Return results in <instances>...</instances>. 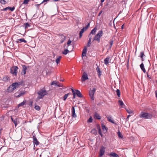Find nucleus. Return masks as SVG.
<instances>
[{
    "label": "nucleus",
    "instance_id": "nucleus-1",
    "mask_svg": "<svg viewBox=\"0 0 157 157\" xmlns=\"http://www.w3.org/2000/svg\"><path fill=\"white\" fill-rule=\"evenodd\" d=\"M37 94L38 95V98L40 99L43 98L45 95H47L48 94V93L44 87L43 88L41 89L37 92Z\"/></svg>",
    "mask_w": 157,
    "mask_h": 157
},
{
    "label": "nucleus",
    "instance_id": "nucleus-2",
    "mask_svg": "<svg viewBox=\"0 0 157 157\" xmlns=\"http://www.w3.org/2000/svg\"><path fill=\"white\" fill-rule=\"evenodd\" d=\"M140 116V118H144L145 119H151L153 117V115L150 113L142 112Z\"/></svg>",
    "mask_w": 157,
    "mask_h": 157
},
{
    "label": "nucleus",
    "instance_id": "nucleus-3",
    "mask_svg": "<svg viewBox=\"0 0 157 157\" xmlns=\"http://www.w3.org/2000/svg\"><path fill=\"white\" fill-rule=\"evenodd\" d=\"M103 31L102 30L99 31L98 33L94 37L93 41L96 40L99 43L100 42V38L102 36Z\"/></svg>",
    "mask_w": 157,
    "mask_h": 157
},
{
    "label": "nucleus",
    "instance_id": "nucleus-4",
    "mask_svg": "<svg viewBox=\"0 0 157 157\" xmlns=\"http://www.w3.org/2000/svg\"><path fill=\"white\" fill-rule=\"evenodd\" d=\"M18 67L17 66H14L10 68V73L14 76H16L17 74Z\"/></svg>",
    "mask_w": 157,
    "mask_h": 157
},
{
    "label": "nucleus",
    "instance_id": "nucleus-5",
    "mask_svg": "<svg viewBox=\"0 0 157 157\" xmlns=\"http://www.w3.org/2000/svg\"><path fill=\"white\" fill-rule=\"evenodd\" d=\"M96 90V89L95 88H93L92 90H90L89 91V95L91 99L92 100L94 99V95Z\"/></svg>",
    "mask_w": 157,
    "mask_h": 157
},
{
    "label": "nucleus",
    "instance_id": "nucleus-6",
    "mask_svg": "<svg viewBox=\"0 0 157 157\" xmlns=\"http://www.w3.org/2000/svg\"><path fill=\"white\" fill-rule=\"evenodd\" d=\"M22 82H16L15 83H13L11 85V87H13V89H15L19 87L20 85H22Z\"/></svg>",
    "mask_w": 157,
    "mask_h": 157
},
{
    "label": "nucleus",
    "instance_id": "nucleus-7",
    "mask_svg": "<svg viewBox=\"0 0 157 157\" xmlns=\"http://www.w3.org/2000/svg\"><path fill=\"white\" fill-rule=\"evenodd\" d=\"M105 148L103 146H101L100 150L99 156L101 157L104 154L105 152Z\"/></svg>",
    "mask_w": 157,
    "mask_h": 157
},
{
    "label": "nucleus",
    "instance_id": "nucleus-8",
    "mask_svg": "<svg viewBox=\"0 0 157 157\" xmlns=\"http://www.w3.org/2000/svg\"><path fill=\"white\" fill-rule=\"evenodd\" d=\"M88 79V75L85 72H84L83 73V75L82 77L81 81L82 82H84Z\"/></svg>",
    "mask_w": 157,
    "mask_h": 157
},
{
    "label": "nucleus",
    "instance_id": "nucleus-9",
    "mask_svg": "<svg viewBox=\"0 0 157 157\" xmlns=\"http://www.w3.org/2000/svg\"><path fill=\"white\" fill-rule=\"evenodd\" d=\"M59 35L60 36V43L61 44H62L66 39V37L64 36L63 34H59Z\"/></svg>",
    "mask_w": 157,
    "mask_h": 157
},
{
    "label": "nucleus",
    "instance_id": "nucleus-10",
    "mask_svg": "<svg viewBox=\"0 0 157 157\" xmlns=\"http://www.w3.org/2000/svg\"><path fill=\"white\" fill-rule=\"evenodd\" d=\"M72 116L73 117H76L77 115L75 113V108L73 106L71 108Z\"/></svg>",
    "mask_w": 157,
    "mask_h": 157
},
{
    "label": "nucleus",
    "instance_id": "nucleus-11",
    "mask_svg": "<svg viewBox=\"0 0 157 157\" xmlns=\"http://www.w3.org/2000/svg\"><path fill=\"white\" fill-rule=\"evenodd\" d=\"M97 28L96 27H95L91 31V32L90 33V34H89V35L88 36V37H90V35L91 34H95L96 33V31L97 30Z\"/></svg>",
    "mask_w": 157,
    "mask_h": 157
},
{
    "label": "nucleus",
    "instance_id": "nucleus-12",
    "mask_svg": "<svg viewBox=\"0 0 157 157\" xmlns=\"http://www.w3.org/2000/svg\"><path fill=\"white\" fill-rule=\"evenodd\" d=\"M75 91H76L75 94L79 98L82 97V94L79 90H75Z\"/></svg>",
    "mask_w": 157,
    "mask_h": 157
},
{
    "label": "nucleus",
    "instance_id": "nucleus-13",
    "mask_svg": "<svg viewBox=\"0 0 157 157\" xmlns=\"http://www.w3.org/2000/svg\"><path fill=\"white\" fill-rule=\"evenodd\" d=\"M101 128L103 132L104 133L107 132L108 128L106 127L103 124H101Z\"/></svg>",
    "mask_w": 157,
    "mask_h": 157
},
{
    "label": "nucleus",
    "instance_id": "nucleus-14",
    "mask_svg": "<svg viewBox=\"0 0 157 157\" xmlns=\"http://www.w3.org/2000/svg\"><path fill=\"white\" fill-rule=\"evenodd\" d=\"M33 142L34 144V147H35V145H36V146H37L40 143L37 140V138H33Z\"/></svg>",
    "mask_w": 157,
    "mask_h": 157
},
{
    "label": "nucleus",
    "instance_id": "nucleus-15",
    "mask_svg": "<svg viewBox=\"0 0 157 157\" xmlns=\"http://www.w3.org/2000/svg\"><path fill=\"white\" fill-rule=\"evenodd\" d=\"M96 70L98 73V75L99 77H100L101 75L102 72L101 71L100 69L98 66L96 68Z\"/></svg>",
    "mask_w": 157,
    "mask_h": 157
},
{
    "label": "nucleus",
    "instance_id": "nucleus-16",
    "mask_svg": "<svg viewBox=\"0 0 157 157\" xmlns=\"http://www.w3.org/2000/svg\"><path fill=\"white\" fill-rule=\"evenodd\" d=\"M16 42L17 43H21L22 42L26 43L27 41L24 38H21L19 39H18L16 41Z\"/></svg>",
    "mask_w": 157,
    "mask_h": 157
},
{
    "label": "nucleus",
    "instance_id": "nucleus-17",
    "mask_svg": "<svg viewBox=\"0 0 157 157\" xmlns=\"http://www.w3.org/2000/svg\"><path fill=\"white\" fill-rule=\"evenodd\" d=\"M140 57L141 58V60L142 61L144 60V57H145V55L144 54V52L143 51H142L140 53Z\"/></svg>",
    "mask_w": 157,
    "mask_h": 157
},
{
    "label": "nucleus",
    "instance_id": "nucleus-18",
    "mask_svg": "<svg viewBox=\"0 0 157 157\" xmlns=\"http://www.w3.org/2000/svg\"><path fill=\"white\" fill-rule=\"evenodd\" d=\"M109 155L111 157H117L119 156L115 152H111Z\"/></svg>",
    "mask_w": 157,
    "mask_h": 157
},
{
    "label": "nucleus",
    "instance_id": "nucleus-19",
    "mask_svg": "<svg viewBox=\"0 0 157 157\" xmlns=\"http://www.w3.org/2000/svg\"><path fill=\"white\" fill-rule=\"evenodd\" d=\"M22 73H23L24 75H25L26 74V70L27 69V67L25 65H23L22 66Z\"/></svg>",
    "mask_w": 157,
    "mask_h": 157
},
{
    "label": "nucleus",
    "instance_id": "nucleus-20",
    "mask_svg": "<svg viewBox=\"0 0 157 157\" xmlns=\"http://www.w3.org/2000/svg\"><path fill=\"white\" fill-rule=\"evenodd\" d=\"M110 58L109 56H108L104 59V63L105 65H107L108 64Z\"/></svg>",
    "mask_w": 157,
    "mask_h": 157
},
{
    "label": "nucleus",
    "instance_id": "nucleus-21",
    "mask_svg": "<svg viewBox=\"0 0 157 157\" xmlns=\"http://www.w3.org/2000/svg\"><path fill=\"white\" fill-rule=\"evenodd\" d=\"M108 120L110 122L114 124L115 122L113 120L111 116H109L107 117Z\"/></svg>",
    "mask_w": 157,
    "mask_h": 157
},
{
    "label": "nucleus",
    "instance_id": "nucleus-22",
    "mask_svg": "<svg viewBox=\"0 0 157 157\" xmlns=\"http://www.w3.org/2000/svg\"><path fill=\"white\" fill-rule=\"evenodd\" d=\"M94 117L95 119L98 120L100 119L101 118V117L97 113H95L94 114Z\"/></svg>",
    "mask_w": 157,
    "mask_h": 157
},
{
    "label": "nucleus",
    "instance_id": "nucleus-23",
    "mask_svg": "<svg viewBox=\"0 0 157 157\" xmlns=\"http://www.w3.org/2000/svg\"><path fill=\"white\" fill-rule=\"evenodd\" d=\"M140 67L144 73L146 72V70L144 67V64L142 63L140 65Z\"/></svg>",
    "mask_w": 157,
    "mask_h": 157
},
{
    "label": "nucleus",
    "instance_id": "nucleus-24",
    "mask_svg": "<svg viewBox=\"0 0 157 157\" xmlns=\"http://www.w3.org/2000/svg\"><path fill=\"white\" fill-rule=\"evenodd\" d=\"M119 104L122 106V107L124 108L125 106L124 105L123 102L121 100H119L118 101Z\"/></svg>",
    "mask_w": 157,
    "mask_h": 157
},
{
    "label": "nucleus",
    "instance_id": "nucleus-25",
    "mask_svg": "<svg viewBox=\"0 0 157 157\" xmlns=\"http://www.w3.org/2000/svg\"><path fill=\"white\" fill-rule=\"evenodd\" d=\"M13 87H11V85H10L7 89V90L8 92H11L13 91L14 89H13Z\"/></svg>",
    "mask_w": 157,
    "mask_h": 157
},
{
    "label": "nucleus",
    "instance_id": "nucleus-26",
    "mask_svg": "<svg viewBox=\"0 0 157 157\" xmlns=\"http://www.w3.org/2000/svg\"><path fill=\"white\" fill-rule=\"evenodd\" d=\"M11 119L12 121L13 122V123L15 124V127H16L17 126V118H16L14 120L13 119L12 117H11Z\"/></svg>",
    "mask_w": 157,
    "mask_h": 157
},
{
    "label": "nucleus",
    "instance_id": "nucleus-27",
    "mask_svg": "<svg viewBox=\"0 0 157 157\" xmlns=\"http://www.w3.org/2000/svg\"><path fill=\"white\" fill-rule=\"evenodd\" d=\"M89 40H88V42L87 44V46L88 47H89L90 46V44H91V37H89Z\"/></svg>",
    "mask_w": 157,
    "mask_h": 157
},
{
    "label": "nucleus",
    "instance_id": "nucleus-28",
    "mask_svg": "<svg viewBox=\"0 0 157 157\" xmlns=\"http://www.w3.org/2000/svg\"><path fill=\"white\" fill-rule=\"evenodd\" d=\"M26 102V100H24L23 101L20 103L19 104L18 106V107H19L20 106H23L24 105V104Z\"/></svg>",
    "mask_w": 157,
    "mask_h": 157
},
{
    "label": "nucleus",
    "instance_id": "nucleus-29",
    "mask_svg": "<svg viewBox=\"0 0 157 157\" xmlns=\"http://www.w3.org/2000/svg\"><path fill=\"white\" fill-rule=\"evenodd\" d=\"M9 80L10 78L8 76H5L3 78V80L5 82H7Z\"/></svg>",
    "mask_w": 157,
    "mask_h": 157
},
{
    "label": "nucleus",
    "instance_id": "nucleus-30",
    "mask_svg": "<svg viewBox=\"0 0 157 157\" xmlns=\"http://www.w3.org/2000/svg\"><path fill=\"white\" fill-rule=\"evenodd\" d=\"M61 58V57L59 56L56 59V62L57 64H58Z\"/></svg>",
    "mask_w": 157,
    "mask_h": 157
},
{
    "label": "nucleus",
    "instance_id": "nucleus-31",
    "mask_svg": "<svg viewBox=\"0 0 157 157\" xmlns=\"http://www.w3.org/2000/svg\"><path fill=\"white\" fill-rule=\"evenodd\" d=\"M69 52V51L67 49H66L62 52V53L64 55H66Z\"/></svg>",
    "mask_w": 157,
    "mask_h": 157
},
{
    "label": "nucleus",
    "instance_id": "nucleus-32",
    "mask_svg": "<svg viewBox=\"0 0 157 157\" xmlns=\"http://www.w3.org/2000/svg\"><path fill=\"white\" fill-rule=\"evenodd\" d=\"M98 133L101 135V137H102L103 135L101 133V129L100 127H98Z\"/></svg>",
    "mask_w": 157,
    "mask_h": 157
},
{
    "label": "nucleus",
    "instance_id": "nucleus-33",
    "mask_svg": "<svg viewBox=\"0 0 157 157\" xmlns=\"http://www.w3.org/2000/svg\"><path fill=\"white\" fill-rule=\"evenodd\" d=\"M24 25L25 27V29L28 28L29 27H30L31 26L29 25V24L28 23H26L24 24Z\"/></svg>",
    "mask_w": 157,
    "mask_h": 157
},
{
    "label": "nucleus",
    "instance_id": "nucleus-34",
    "mask_svg": "<svg viewBox=\"0 0 157 157\" xmlns=\"http://www.w3.org/2000/svg\"><path fill=\"white\" fill-rule=\"evenodd\" d=\"M69 95V94L68 93V94H65L63 96V100L64 101L66 100L67 98V97H68V96Z\"/></svg>",
    "mask_w": 157,
    "mask_h": 157
},
{
    "label": "nucleus",
    "instance_id": "nucleus-35",
    "mask_svg": "<svg viewBox=\"0 0 157 157\" xmlns=\"http://www.w3.org/2000/svg\"><path fill=\"white\" fill-rule=\"evenodd\" d=\"M91 133L94 134L95 135L97 133V131L95 129H93L91 131Z\"/></svg>",
    "mask_w": 157,
    "mask_h": 157
},
{
    "label": "nucleus",
    "instance_id": "nucleus-36",
    "mask_svg": "<svg viewBox=\"0 0 157 157\" xmlns=\"http://www.w3.org/2000/svg\"><path fill=\"white\" fill-rule=\"evenodd\" d=\"M71 90L73 95V98H75V93L73 89H71Z\"/></svg>",
    "mask_w": 157,
    "mask_h": 157
},
{
    "label": "nucleus",
    "instance_id": "nucleus-37",
    "mask_svg": "<svg viewBox=\"0 0 157 157\" xmlns=\"http://www.w3.org/2000/svg\"><path fill=\"white\" fill-rule=\"evenodd\" d=\"M117 94L118 97H120V91L119 89H117L116 90Z\"/></svg>",
    "mask_w": 157,
    "mask_h": 157
},
{
    "label": "nucleus",
    "instance_id": "nucleus-38",
    "mask_svg": "<svg viewBox=\"0 0 157 157\" xmlns=\"http://www.w3.org/2000/svg\"><path fill=\"white\" fill-rule=\"evenodd\" d=\"M117 134L118 135V137H123V136L120 131H118V132H117Z\"/></svg>",
    "mask_w": 157,
    "mask_h": 157
},
{
    "label": "nucleus",
    "instance_id": "nucleus-39",
    "mask_svg": "<svg viewBox=\"0 0 157 157\" xmlns=\"http://www.w3.org/2000/svg\"><path fill=\"white\" fill-rule=\"evenodd\" d=\"M30 1V0H24L23 1V2L22 3V4H28L29 2Z\"/></svg>",
    "mask_w": 157,
    "mask_h": 157
},
{
    "label": "nucleus",
    "instance_id": "nucleus-40",
    "mask_svg": "<svg viewBox=\"0 0 157 157\" xmlns=\"http://www.w3.org/2000/svg\"><path fill=\"white\" fill-rule=\"evenodd\" d=\"M93 119L92 118L90 117V118L89 119L87 120V122L88 123H91L93 121Z\"/></svg>",
    "mask_w": 157,
    "mask_h": 157
},
{
    "label": "nucleus",
    "instance_id": "nucleus-41",
    "mask_svg": "<svg viewBox=\"0 0 157 157\" xmlns=\"http://www.w3.org/2000/svg\"><path fill=\"white\" fill-rule=\"evenodd\" d=\"M35 109L39 111L40 110V109L38 105H36L35 107Z\"/></svg>",
    "mask_w": 157,
    "mask_h": 157
},
{
    "label": "nucleus",
    "instance_id": "nucleus-42",
    "mask_svg": "<svg viewBox=\"0 0 157 157\" xmlns=\"http://www.w3.org/2000/svg\"><path fill=\"white\" fill-rule=\"evenodd\" d=\"M26 91H21V96H24L25 94H26Z\"/></svg>",
    "mask_w": 157,
    "mask_h": 157
},
{
    "label": "nucleus",
    "instance_id": "nucleus-43",
    "mask_svg": "<svg viewBox=\"0 0 157 157\" xmlns=\"http://www.w3.org/2000/svg\"><path fill=\"white\" fill-rule=\"evenodd\" d=\"M19 91H18L17 92H16L15 94V96L16 98H19Z\"/></svg>",
    "mask_w": 157,
    "mask_h": 157
},
{
    "label": "nucleus",
    "instance_id": "nucleus-44",
    "mask_svg": "<svg viewBox=\"0 0 157 157\" xmlns=\"http://www.w3.org/2000/svg\"><path fill=\"white\" fill-rule=\"evenodd\" d=\"M82 52L83 53H86L87 52V48L86 46H85L84 48H83Z\"/></svg>",
    "mask_w": 157,
    "mask_h": 157
},
{
    "label": "nucleus",
    "instance_id": "nucleus-45",
    "mask_svg": "<svg viewBox=\"0 0 157 157\" xmlns=\"http://www.w3.org/2000/svg\"><path fill=\"white\" fill-rule=\"evenodd\" d=\"M0 2L3 4H5L7 2H6V1H5V0H1L0 1Z\"/></svg>",
    "mask_w": 157,
    "mask_h": 157
},
{
    "label": "nucleus",
    "instance_id": "nucleus-46",
    "mask_svg": "<svg viewBox=\"0 0 157 157\" xmlns=\"http://www.w3.org/2000/svg\"><path fill=\"white\" fill-rule=\"evenodd\" d=\"M8 7L9 8V10H10L11 11H13L15 9V7L14 6L13 7L8 6Z\"/></svg>",
    "mask_w": 157,
    "mask_h": 157
},
{
    "label": "nucleus",
    "instance_id": "nucleus-47",
    "mask_svg": "<svg viewBox=\"0 0 157 157\" xmlns=\"http://www.w3.org/2000/svg\"><path fill=\"white\" fill-rule=\"evenodd\" d=\"M126 111L128 113H132V111L129 109H126Z\"/></svg>",
    "mask_w": 157,
    "mask_h": 157
},
{
    "label": "nucleus",
    "instance_id": "nucleus-48",
    "mask_svg": "<svg viewBox=\"0 0 157 157\" xmlns=\"http://www.w3.org/2000/svg\"><path fill=\"white\" fill-rule=\"evenodd\" d=\"M56 86H58V87H62V86H63V85L62 84H61L60 83H59V82H57V84Z\"/></svg>",
    "mask_w": 157,
    "mask_h": 157
},
{
    "label": "nucleus",
    "instance_id": "nucleus-49",
    "mask_svg": "<svg viewBox=\"0 0 157 157\" xmlns=\"http://www.w3.org/2000/svg\"><path fill=\"white\" fill-rule=\"evenodd\" d=\"M57 82H56V81H53L51 84L52 85H55L56 86V85H57Z\"/></svg>",
    "mask_w": 157,
    "mask_h": 157
},
{
    "label": "nucleus",
    "instance_id": "nucleus-50",
    "mask_svg": "<svg viewBox=\"0 0 157 157\" xmlns=\"http://www.w3.org/2000/svg\"><path fill=\"white\" fill-rule=\"evenodd\" d=\"M90 24L88 23V25H86V26L85 27H84L85 30H86L88 29V28L90 26Z\"/></svg>",
    "mask_w": 157,
    "mask_h": 157
},
{
    "label": "nucleus",
    "instance_id": "nucleus-51",
    "mask_svg": "<svg viewBox=\"0 0 157 157\" xmlns=\"http://www.w3.org/2000/svg\"><path fill=\"white\" fill-rule=\"evenodd\" d=\"M85 30V28L84 27L81 30L80 33H81V34H82L84 32Z\"/></svg>",
    "mask_w": 157,
    "mask_h": 157
},
{
    "label": "nucleus",
    "instance_id": "nucleus-52",
    "mask_svg": "<svg viewBox=\"0 0 157 157\" xmlns=\"http://www.w3.org/2000/svg\"><path fill=\"white\" fill-rule=\"evenodd\" d=\"M71 41L70 40H69L67 42V44L68 45V46L70 45L71 43Z\"/></svg>",
    "mask_w": 157,
    "mask_h": 157
},
{
    "label": "nucleus",
    "instance_id": "nucleus-53",
    "mask_svg": "<svg viewBox=\"0 0 157 157\" xmlns=\"http://www.w3.org/2000/svg\"><path fill=\"white\" fill-rule=\"evenodd\" d=\"M113 40H111L110 41V47H111L113 45Z\"/></svg>",
    "mask_w": 157,
    "mask_h": 157
},
{
    "label": "nucleus",
    "instance_id": "nucleus-54",
    "mask_svg": "<svg viewBox=\"0 0 157 157\" xmlns=\"http://www.w3.org/2000/svg\"><path fill=\"white\" fill-rule=\"evenodd\" d=\"M9 7H7L6 8L3 9L2 10H1L2 11H6L7 10H9Z\"/></svg>",
    "mask_w": 157,
    "mask_h": 157
},
{
    "label": "nucleus",
    "instance_id": "nucleus-55",
    "mask_svg": "<svg viewBox=\"0 0 157 157\" xmlns=\"http://www.w3.org/2000/svg\"><path fill=\"white\" fill-rule=\"evenodd\" d=\"M49 1V0H43V1L41 3V4H42L43 3L47 2Z\"/></svg>",
    "mask_w": 157,
    "mask_h": 157
},
{
    "label": "nucleus",
    "instance_id": "nucleus-56",
    "mask_svg": "<svg viewBox=\"0 0 157 157\" xmlns=\"http://www.w3.org/2000/svg\"><path fill=\"white\" fill-rule=\"evenodd\" d=\"M86 53L82 52V57H83V56H86Z\"/></svg>",
    "mask_w": 157,
    "mask_h": 157
},
{
    "label": "nucleus",
    "instance_id": "nucleus-57",
    "mask_svg": "<svg viewBox=\"0 0 157 157\" xmlns=\"http://www.w3.org/2000/svg\"><path fill=\"white\" fill-rule=\"evenodd\" d=\"M33 102L32 101H30L29 102V105L31 106H32V105H33Z\"/></svg>",
    "mask_w": 157,
    "mask_h": 157
},
{
    "label": "nucleus",
    "instance_id": "nucleus-58",
    "mask_svg": "<svg viewBox=\"0 0 157 157\" xmlns=\"http://www.w3.org/2000/svg\"><path fill=\"white\" fill-rule=\"evenodd\" d=\"M41 4V3L40 4H36L35 6H36V7L37 8V7H38L40 6V5Z\"/></svg>",
    "mask_w": 157,
    "mask_h": 157
},
{
    "label": "nucleus",
    "instance_id": "nucleus-59",
    "mask_svg": "<svg viewBox=\"0 0 157 157\" xmlns=\"http://www.w3.org/2000/svg\"><path fill=\"white\" fill-rule=\"evenodd\" d=\"M102 11L101 10L100 11L98 14V16H99L100 15V14L102 13Z\"/></svg>",
    "mask_w": 157,
    "mask_h": 157
},
{
    "label": "nucleus",
    "instance_id": "nucleus-60",
    "mask_svg": "<svg viewBox=\"0 0 157 157\" xmlns=\"http://www.w3.org/2000/svg\"><path fill=\"white\" fill-rule=\"evenodd\" d=\"M82 34H81L80 33H79V37L80 38L82 37Z\"/></svg>",
    "mask_w": 157,
    "mask_h": 157
},
{
    "label": "nucleus",
    "instance_id": "nucleus-61",
    "mask_svg": "<svg viewBox=\"0 0 157 157\" xmlns=\"http://www.w3.org/2000/svg\"><path fill=\"white\" fill-rule=\"evenodd\" d=\"M19 98L21 97V91L19 90Z\"/></svg>",
    "mask_w": 157,
    "mask_h": 157
},
{
    "label": "nucleus",
    "instance_id": "nucleus-62",
    "mask_svg": "<svg viewBox=\"0 0 157 157\" xmlns=\"http://www.w3.org/2000/svg\"><path fill=\"white\" fill-rule=\"evenodd\" d=\"M49 1L51 2H56L57 1H55V0H49Z\"/></svg>",
    "mask_w": 157,
    "mask_h": 157
},
{
    "label": "nucleus",
    "instance_id": "nucleus-63",
    "mask_svg": "<svg viewBox=\"0 0 157 157\" xmlns=\"http://www.w3.org/2000/svg\"><path fill=\"white\" fill-rule=\"evenodd\" d=\"M124 25V24H123V25H122V26H121V29H123Z\"/></svg>",
    "mask_w": 157,
    "mask_h": 157
},
{
    "label": "nucleus",
    "instance_id": "nucleus-64",
    "mask_svg": "<svg viewBox=\"0 0 157 157\" xmlns=\"http://www.w3.org/2000/svg\"><path fill=\"white\" fill-rule=\"evenodd\" d=\"M155 95H156V98H157V92L155 94Z\"/></svg>",
    "mask_w": 157,
    "mask_h": 157
}]
</instances>
